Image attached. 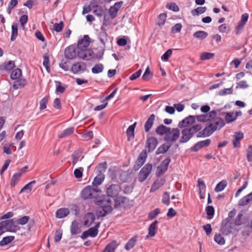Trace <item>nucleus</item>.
<instances>
[{"label":"nucleus","mask_w":252,"mask_h":252,"mask_svg":"<svg viewBox=\"0 0 252 252\" xmlns=\"http://www.w3.org/2000/svg\"><path fill=\"white\" fill-rule=\"evenodd\" d=\"M234 112H227L225 117V119L227 123H230L234 121L236 119L235 118Z\"/></svg>","instance_id":"obj_53"},{"label":"nucleus","mask_w":252,"mask_h":252,"mask_svg":"<svg viewBox=\"0 0 252 252\" xmlns=\"http://www.w3.org/2000/svg\"><path fill=\"white\" fill-rule=\"evenodd\" d=\"M187 128L189 129V130L191 135L193 136L194 134L196 133L197 132L199 133L200 131V130L201 129L202 127L200 125L197 124L193 125L189 127H187Z\"/></svg>","instance_id":"obj_46"},{"label":"nucleus","mask_w":252,"mask_h":252,"mask_svg":"<svg viewBox=\"0 0 252 252\" xmlns=\"http://www.w3.org/2000/svg\"><path fill=\"white\" fill-rule=\"evenodd\" d=\"M3 223L2 225L4 228H6L10 232H15L16 230V226L15 224V221L13 219H10L1 221Z\"/></svg>","instance_id":"obj_16"},{"label":"nucleus","mask_w":252,"mask_h":252,"mask_svg":"<svg viewBox=\"0 0 252 252\" xmlns=\"http://www.w3.org/2000/svg\"><path fill=\"white\" fill-rule=\"evenodd\" d=\"M162 203L166 205H168L170 203V196L169 192H165L162 198Z\"/></svg>","instance_id":"obj_61"},{"label":"nucleus","mask_w":252,"mask_h":252,"mask_svg":"<svg viewBox=\"0 0 252 252\" xmlns=\"http://www.w3.org/2000/svg\"><path fill=\"white\" fill-rule=\"evenodd\" d=\"M243 216V215L242 214H238L234 221V224L235 225L240 226L244 223V221L242 220Z\"/></svg>","instance_id":"obj_62"},{"label":"nucleus","mask_w":252,"mask_h":252,"mask_svg":"<svg viewBox=\"0 0 252 252\" xmlns=\"http://www.w3.org/2000/svg\"><path fill=\"white\" fill-rule=\"evenodd\" d=\"M214 240L217 243L220 245L225 243V240L220 234H216L214 236Z\"/></svg>","instance_id":"obj_60"},{"label":"nucleus","mask_w":252,"mask_h":252,"mask_svg":"<svg viewBox=\"0 0 252 252\" xmlns=\"http://www.w3.org/2000/svg\"><path fill=\"white\" fill-rule=\"evenodd\" d=\"M158 144V139L155 137H147L145 144V148L149 153L152 152L156 148Z\"/></svg>","instance_id":"obj_11"},{"label":"nucleus","mask_w":252,"mask_h":252,"mask_svg":"<svg viewBox=\"0 0 252 252\" xmlns=\"http://www.w3.org/2000/svg\"><path fill=\"white\" fill-rule=\"evenodd\" d=\"M215 56V54L212 53L203 52L200 55V59L202 61L210 60Z\"/></svg>","instance_id":"obj_54"},{"label":"nucleus","mask_w":252,"mask_h":252,"mask_svg":"<svg viewBox=\"0 0 252 252\" xmlns=\"http://www.w3.org/2000/svg\"><path fill=\"white\" fill-rule=\"evenodd\" d=\"M87 68V64L84 62H77L72 64L71 71L74 74L84 72Z\"/></svg>","instance_id":"obj_10"},{"label":"nucleus","mask_w":252,"mask_h":252,"mask_svg":"<svg viewBox=\"0 0 252 252\" xmlns=\"http://www.w3.org/2000/svg\"><path fill=\"white\" fill-rule=\"evenodd\" d=\"M75 130L74 127H70L63 130L59 135V138H63L72 134Z\"/></svg>","instance_id":"obj_32"},{"label":"nucleus","mask_w":252,"mask_h":252,"mask_svg":"<svg viewBox=\"0 0 252 252\" xmlns=\"http://www.w3.org/2000/svg\"><path fill=\"white\" fill-rule=\"evenodd\" d=\"M197 186L199 189L200 197L202 198L201 192L202 190H204L206 188L205 184L203 180L201 178H199L197 180Z\"/></svg>","instance_id":"obj_55"},{"label":"nucleus","mask_w":252,"mask_h":252,"mask_svg":"<svg viewBox=\"0 0 252 252\" xmlns=\"http://www.w3.org/2000/svg\"><path fill=\"white\" fill-rule=\"evenodd\" d=\"M93 8H95L94 10L93 13L98 17H101L104 14V10L101 6L98 5L97 4L94 5Z\"/></svg>","instance_id":"obj_43"},{"label":"nucleus","mask_w":252,"mask_h":252,"mask_svg":"<svg viewBox=\"0 0 252 252\" xmlns=\"http://www.w3.org/2000/svg\"><path fill=\"white\" fill-rule=\"evenodd\" d=\"M15 66L14 61H10L8 62L4 63L0 65V68L5 70H11Z\"/></svg>","instance_id":"obj_33"},{"label":"nucleus","mask_w":252,"mask_h":252,"mask_svg":"<svg viewBox=\"0 0 252 252\" xmlns=\"http://www.w3.org/2000/svg\"><path fill=\"white\" fill-rule=\"evenodd\" d=\"M81 229L79 227L78 223L76 220L72 222L70 226V233L72 235H76L81 233Z\"/></svg>","instance_id":"obj_29"},{"label":"nucleus","mask_w":252,"mask_h":252,"mask_svg":"<svg viewBox=\"0 0 252 252\" xmlns=\"http://www.w3.org/2000/svg\"><path fill=\"white\" fill-rule=\"evenodd\" d=\"M153 77V73L151 72L150 68L148 66L142 76V79L144 81H149Z\"/></svg>","instance_id":"obj_48"},{"label":"nucleus","mask_w":252,"mask_h":252,"mask_svg":"<svg viewBox=\"0 0 252 252\" xmlns=\"http://www.w3.org/2000/svg\"><path fill=\"white\" fill-rule=\"evenodd\" d=\"M30 220V217L28 216H23L16 220L17 224L25 225L27 224Z\"/></svg>","instance_id":"obj_51"},{"label":"nucleus","mask_w":252,"mask_h":252,"mask_svg":"<svg viewBox=\"0 0 252 252\" xmlns=\"http://www.w3.org/2000/svg\"><path fill=\"white\" fill-rule=\"evenodd\" d=\"M232 229L231 222L228 220L224 224H222L220 231L223 235H227L231 233Z\"/></svg>","instance_id":"obj_21"},{"label":"nucleus","mask_w":252,"mask_h":252,"mask_svg":"<svg viewBox=\"0 0 252 252\" xmlns=\"http://www.w3.org/2000/svg\"><path fill=\"white\" fill-rule=\"evenodd\" d=\"M64 56L68 60H73L77 56V48L74 45H71L65 48Z\"/></svg>","instance_id":"obj_9"},{"label":"nucleus","mask_w":252,"mask_h":252,"mask_svg":"<svg viewBox=\"0 0 252 252\" xmlns=\"http://www.w3.org/2000/svg\"><path fill=\"white\" fill-rule=\"evenodd\" d=\"M98 39L103 44L104 46L105 43L108 41V34L105 31H101L98 34Z\"/></svg>","instance_id":"obj_37"},{"label":"nucleus","mask_w":252,"mask_h":252,"mask_svg":"<svg viewBox=\"0 0 252 252\" xmlns=\"http://www.w3.org/2000/svg\"><path fill=\"white\" fill-rule=\"evenodd\" d=\"M21 75L22 70L20 68H17L12 71L10 74V78L12 80H16L19 79Z\"/></svg>","instance_id":"obj_40"},{"label":"nucleus","mask_w":252,"mask_h":252,"mask_svg":"<svg viewBox=\"0 0 252 252\" xmlns=\"http://www.w3.org/2000/svg\"><path fill=\"white\" fill-rule=\"evenodd\" d=\"M170 129V127H167L163 125H160L156 128V132L159 135L162 136L164 135L165 136Z\"/></svg>","instance_id":"obj_24"},{"label":"nucleus","mask_w":252,"mask_h":252,"mask_svg":"<svg viewBox=\"0 0 252 252\" xmlns=\"http://www.w3.org/2000/svg\"><path fill=\"white\" fill-rule=\"evenodd\" d=\"M246 153L247 160L249 162L252 161V145H249Z\"/></svg>","instance_id":"obj_64"},{"label":"nucleus","mask_w":252,"mask_h":252,"mask_svg":"<svg viewBox=\"0 0 252 252\" xmlns=\"http://www.w3.org/2000/svg\"><path fill=\"white\" fill-rule=\"evenodd\" d=\"M49 98L47 96L44 97L39 102V109L40 110H43L46 108L47 103L48 101Z\"/></svg>","instance_id":"obj_58"},{"label":"nucleus","mask_w":252,"mask_h":252,"mask_svg":"<svg viewBox=\"0 0 252 252\" xmlns=\"http://www.w3.org/2000/svg\"><path fill=\"white\" fill-rule=\"evenodd\" d=\"M196 119L199 122L204 123L208 122L205 127L197 133V138L206 137L210 136L217 130L220 129L224 125V121L221 118H215L210 120L208 114L196 115Z\"/></svg>","instance_id":"obj_1"},{"label":"nucleus","mask_w":252,"mask_h":252,"mask_svg":"<svg viewBox=\"0 0 252 252\" xmlns=\"http://www.w3.org/2000/svg\"><path fill=\"white\" fill-rule=\"evenodd\" d=\"M234 140H233V145L234 148H239L240 147V141L244 138V133L241 131L235 132L234 134Z\"/></svg>","instance_id":"obj_17"},{"label":"nucleus","mask_w":252,"mask_h":252,"mask_svg":"<svg viewBox=\"0 0 252 252\" xmlns=\"http://www.w3.org/2000/svg\"><path fill=\"white\" fill-rule=\"evenodd\" d=\"M138 238V236L137 235H136L133 237H132L131 239H130L128 240V241L126 243V244L125 245V249L127 251H129L130 249H132L135 245Z\"/></svg>","instance_id":"obj_25"},{"label":"nucleus","mask_w":252,"mask_h":252,"mask_svg":"<svg viewBox=\"0 0 252 252\" xmlns=\"http://www.w3.org/2000/svg\"><path fill=\"white\" fill-rule=\"evenodd\" d=\"M18 1L19 0H11L10 1L7 9V12L8 14H10L12 10L17 5Z\"/></svg>","instance_id":"obj_50"},{"label":"nucleus","mask_w":252,"mask_h":252,"mask_svg":"<svg viewBox=\"0 0 252 252\" xmlns=\"http://www.w3.org/2000/svg\"><path fill=\"white\" fill-rule=\"evenodd\" d=\"M107 197H115L117 196L121 190V186L119 184H107L105 186Z\"/></svg>","instance_id":"obj_5"},{"label":"nucleus","mask_w":252,"mask_h":252,"mask_svg":"<svg viewBox=\"0 0 252 252\" xmlns=\"http://www.w3.org/2000/svg\"><path fill=\"white\" fill-rule=\"evenodd\" d=\"M152 169V164H146L140 171L138 175V180L140 182H143L149 175Z\"/></svg>","instance_id":"obj_8"},{"label":"nucleus","mask_w":252,"mask_h":252,"mask_svg":"<svg viewBox=\"0 0 252 252\" xmlns=\"http://www.w3.org/2000/svg\"><path fill=\"white\" fill-rule=\"evenodd\" d=\"M136 123L130 125L126 130V133L127 136V140L131 141L134 138V129L136 126Z\"/></svg>","instance_id":"obj_23"},{"label":"nucleus","mask_w":252,"mask_h":252,"mask_svg":"<svg viewBox=\"0 0 252 252\" xmlns=\"http://www.w3.org/2000/svg\"><path fill=\"white\" fill-rule=\"evenodd\" d=\"M128 201V199L126 197L122 196H118L114 200L115 207L117 208L123 207Z\"/></svg>","instance_id":"obj_20"},{"label":"nucleus","mask_w":252,"mask_h":252,"mask_svg":"<svg viewBox=\"0 0 252 252\" xmlns=\"http://www.w3.org/2000/svg\"><path fill=\"white\" fill-rule=\"evenodd\" d=\"M43 64L45 67L47 71L48 72H50V60H49V55L47 53H44L43 56Z\"/></svg>","instance_id":"obj_36"},{"label":"nucleus","mask_w":252,"mask_h":252,"mask_svg":"<svg viewBox=\"0 0 252 252\" xmlns=\"http://www.w3.org/2000/svg\"><path fill=\"white\" fill-rule=\"evenodd\" d=\"M171 161V159L169 158H166L164 159L158 167L157 175L160 176L161 175L165 173L167 169L168 165Z\"/></svg>","instance_id":"obj_12"},{"label":"nucleus","mask_w":252,"mask_h":252,"mask_svg":"<svg viewBox=\"0 0 252 252\" xmlns=\"http://www.w3.org/2000/svg\"><path fill=\"white\" fill-rule=\"evenodd\" d=\"M21 176V173H16L14 174L11 179L10 186L12 187H15V186L17 184L18 181L20 180Z\"/></svg>","instance_id":"obj_49"},{"label":"nucleus","mask_w":252,"mask_h":252,"mask_svg":"<svg viewBox=\"0 0 252 252\" xmlns=\"http://www.w3.org/2000/svg\"><path fill=\"white\" fill-rule=\"evenodd\" d=\"M12 32L11 35V40L14 41L18 35V25L17 23H13L12 25Z\"/></svg>","instance_id":"obj_44"},{"label":"nucleus","mask_w":252,"mask_h":252,"mask_svg":"<svg viewBox=\"0 0 252 252\" xmlns=\"http://www.w3.org/2000/svg\"><path fill=\"white\" fill-rule=\"evenodd\" d=\"M27 83V81L25 79L19 78L16 79L13 85V88L14 89H18L23 88Z\"/></svg>","instance_id":"obj_28"},{"label":"nucleus","mask_w":252,"mask_h":252,"mask_svg":"<svg viewBox=\"0 0 252 252\" xmlns=\"http://www.w3.org/2000/svg\"><path fill=\"white\" fill-rule=\"evenodd\" d=\"M100 222H98L95 224L94 227H91L88 230L90 237H95L97 235L98 232V229L100 226Z\"/></svg>","instance_id":"obj_34"},{"label":"nucleus","mask_w":252,"mask_h":252,"mask_svg":"<svg viewBox=\"0 0 252 252\" xmlns=\"http://www.w3.org/2000/svg\"><path fill=\"white\" fill-rule=\"evenodd\" d=\"M107 167V163L106 161L100 163L95 168L96 173L104 175V173L105 172Z\"/></svg>","instance_id":"obj_30"},{"label":"nucleus","mask_w":252,"mask_h":252,"mask_svg":"<svg viewBox=\"0 0 252 252\" xmlns=\"http://www.w3.org/2000/svg\"><path fill=\"white\" fill-rule=\"evenodd\" d=\"M211 142V141L210 139L199 141L195 144L192 147H191V150L192 152H196L201 148L208 147L210 145Z\"/></svg>","instance_id":"obj_13"},{"label":"nucleus","mask_w":252,"mask_h":252,"mask_svg":"<svg viewBox=\"0 0 252 252\" xmlns=\"http://www.w3.org/2000/svg\"><path fill=\"white\" fill-rule=\"evenodd\" d=\"M252 200V192L243 197L238 202L239 206H244L248 204Z\"/></svg>","instance_id":"obj_26"},{"label":"nucleus","mask_w":252,"mask_h":252,"mask_svg":"<svg viewBox=\"0 0 252 252\" xmlns=\"http://www.w3.org/2000/svg\"><path fill=\"white\" fill-rule=\"evenodd\" d=\"M166 7L174 12H178L179 10L178 6L175 2H169L166 5Z\"/></svg>","instance_id":"obj_57"},{"label":"nucleus","mask_w":252,"mask_h":252,"mask_svg":"<svg viewBox=\"0 0 252 252\" xmlns=\"http://www.w3.org/2000/svg\"><path fill=\"white\" fill-rule=\"evenodd\" d=\"M118 8L113 6H111L109 10V13L111 19L115 18L118 14Z\"/></svg>","instance_id":"obj_59"},{"label":"nucleus","mask_w":252,"mask_h":252,"mask_svg":"<svg viewBox=\"0 0 252 252\" xmlns=\"http://www.w3.org/2000/svg\"><path fill=\"white\" fill-rule=\"evenodd\" d=\"M158 223V221L156 220L150 225L148 228V234L146 236L147 239L149 237H152L156 235V229Z\"/></svg>","instance_id":"obj_27"},{"label":"nucleus","mask_w":252,"mask_h":252,"mask_svg":"<svg viewBox=\"0 0 252 252\" xmlns=\"http://www.w3.org/2000/svg\"><path fill=\"white\" fill-rule=\"evenodd\" d=\"M182 136L179 140L180 143H184L189 141L193 136L187 128H184L181 131Z\"/></svg>","instance_id":"obj_15"},{"label":"nucleus","mask_w":252,"mask_h":252,"mask_svg":"<svg viewBox=\"0 0 252 252\" xmlns=\"http://www.w3.org/2000/svg\"><path fill=\"white\" fill-rule=\"evenodd\" d=\"M101 193L97 187L94 188L91 186L85 187L81 192V196L84 199L97 198Z\"/></svg>","instance_id":"obj_3"},{"label":"nucleus","mask_w":252,"mask_h":252,"mask_svg":"<svg viewBox=\"0 0 252 252\" xmlns=\"http://www.w3.org/2000/svg\"><path fill=\"white\" fill-rule=\"evenodd\" d=\"M69 214V209L63 208L58 209L56 213V215L57 218L62 219L67 216Z\"/></svg>","instance_id":"obj_31"},{"label":"nucleus","mask_w":252,"mask_h":252,"mask_svg":"<svg viewBox=\"0 0 252 252\" xmlns=\"http://www.w3.org/2000/svg\"><path fill=\"white\" fill-rule=\"evenodd\" d=\"M95 216L93 213H87L84 217V225L86 226H90L95 220Z\"/></svg>","instance_id":"obj_18"},{"label":"nucleus","mask_w":252,"mask_h":252,"mask_svg":"<svg viewBox=\"0 0 252 252\" xmlns=\"http://www.w3.org/2000/svg\"><path fill=\"white\" fill-rule=\"evenodd\" d=\"M94 53L91 49H77V57L79 58L90 61L94 58Z\"/></svg>","instance_id":"obj_6"},{"label":"nucleus","mask_w":252,"mask_h":252,"mask_svg":"<svg viewBox=\"0 0 252 252\" xmlns=\"http://www.w3.org/2000/svg\"><path fill=\"white\" fill-rule=\"evenodd\" d=\"M104 66L101 63H96L92 68V72L94 74H98L103 71Z\"/></svg>","instance_id":"obj_41"},{"label":"nucleus","mask_w":252,"mask_h":252,"mask_svg":"<svg viewBox=\"0 0 252 252\" xmlns=\"http://www.w3.org/2000/svg\"><path fill=\"white\" fill-rule=\"evenodd\" d=\"M91 39L88 35H85L83 38L79 39L77 43V49H87L91 43Z\"/></svg>","instance_id":"obj_14"},{"label":"nucleus","mask_w":252,"mask_h":252,"mask_svg":"<svg viewBox=\"0 0 252 252\" xmlns=\"http://www.w3.org/2000/svg\"><path fill=\"white\" fill-rule=\"evenodd\" d=\"M180 135V130L178 128H171L164 136V140L167 144H171L175 142L179 138Z\"/></svg>","instance_id":"obj_4"},{"label":"nucleus","mask_w":252,"mask_h":252,"mask_svg":"<svg viewBox=\"0 0 252 252\" xmlns=\"http://www.w3.org/2000/svg\"><path fill=\"white\" fill-rule=\"evenodd\" d=\"M194 37L201 40L204 39L208 36V33L205 31H198L193 34Z\"/></svg>","instance_id":"obj_39"},{"label":"nucleus","mask_w":252,"mask_h":252,"mask_svg":"<svg viewBox=\"0 0 252 252\" xmlns=\"http://www.w3.org/2000/svg\"><path fill=\"white\" fill-rule=\"evenodd\" d=\"M206 213L208 216L207 219L208 220L211 219L214 215L215 210L212 206H208L206 208Z\"/></svg>","instance_id":"obj_52"},{"label":"nucleus","mask_w":252,"mask_h":252,"mask_svg":"<svg viewBox=\"0 0 252 252\" xmlns=\"http://www.w3.org/2000/svg\"><path fill=\"white\" fill-rule=\"evenodd\" d=\"M161 212L159 208H156L154 210L151 211L148 216V218L150 220H152L157 218L158 215Z\"/></svg>","instance_id":"obj_47"},{"label":"nucleus","mask_w":252,"mask_h":252,"mask_svg":"<svg viewBox=\"0 0 252 252\" xmlns=\"http://www.w3.org/2000/svg\"><path fill=\"white\" fill-rule=\"evenodd\" d=\"M182 28V25L181 23H177L172 27L171 32L172 33H176L181 32Z\"/></svg>","instance_id":"obj_63"},{"label":"nucleus","mask_w":252,"mask_h":252,"mask_svg":"<svg viewBox=\"0 0 252 252\" xmlns=\"http://www.w3.org/2000/svg\"><path fill=\"white\" fill-rule=\"evenodd\" d=\"M95 203L100 207L97 211L99 216L104 217L113 210V208L111 206V200L107 196H103L96 199Z\"/></svg>","instance_id":"obj_2"},{"label":"nucleus","mask_w":252,"mask_h":252,"mask_svg":"<svg viewBox=\"0 0 252 252\" xmlns=\"http://www.w3.org/2000/svg\"><path fill=\"white\" fill-rule=\"evenodd\" d=\"M156 116L155 114H151L144 125V129L145 132H147L152 127L154 121L155 120Z\"/></svg>","instance_id":"obj_22"},{"label":"nucleus","mask_w":252,"mask_h":252,"mask_svg":"<svg viewBox=\"0 0 252 252\" xmlns=\"http://www.w3.org/2000/svg\"><path fill=\"white\" fill-rule=\"evenodd\" d=\"M227 186V182L226 180H223L219 182L215 188L216 192H220L224 189Z\"/></svg>","instance_id":"obj_45"},{"label":"nucleus","mask_w":252,"mask_h":252,"mask_svg":"<svg viewBox=\"0 0 252 252\" xmlns=\"http://www.w3.org/2000/svg\"><path fill=\"white\" fill-rule=\"evenodd\" d=\"M14 238L15 237L13 236H8L3 237L2 239L0 241V246L2 247L8 245L12 242Z\"/></svg>","instance_id":"obj_38"},{"label":"nucleus","mask_w":252,"mask_h":252,"mask_svg":"<svg viewBox=\"0 0 252 252\" xmlns=\"http://www.w3.org/2000/svg\"><path fill=\"white\" fill-rule=\"evenodd\" d=\"M171 144L167 145L166 144H162L160 146L156 151V154L159 155L160 154L165 153L170 148Z\"/></svg>","instance_id":"obj_35"},{"label":"nucleus","mask_w":252,"mask_h":252,"mask_svg":"<svg viewBox=\"0 0 252 252\" xmlns=\"http://www.w3.org/2000/svg\"><path fill=\"white\" fill-rule=\"evenodd\" d=\"M96 176L94 178L93 184L94 186H98L101 184L105 178L104 175L96 174Z\"/></svg>","instance_id":"obj_42"},{"label":"nucleus","mask_w":252,"mask_h":252,"mask_svg":"<svg viewBox=\"0 0 252 252\" xmlns=\"http://www.w3.org/2000/svg\"><path fill=\"white\" fill-rule=\"evenodd\" d=\"M147 158V151L146 149L143 150L139 154L135 164L133 166V169L138 170L145 162Z\"/></svg>","instance_id":"obj_7"},{"label":"nucleus","mask_w":252,"mask_h":252,"mask_svg":"<svg viewBox=\"0 0 252 252\" xmlns=\"http://www.w3.org/2000/svg\"><path fill=\"white\" fill-rule=\"evenodd\" d=\"M218 30L220 32L228 33L230 31V28L226 24H223L219 27Z\"/></svg>","instance_id":"obj_56"},{"label":"nucleus","mask_w":252,"mask_h":252,"mask_svg":"<svg viewBox=\"0 0 252 252\" xmlns=\"http://www.w3.org/2000/svg\"><path fill=\"white\" fill-rule=\"evenodd\" d=\"M165 180L163 178L157 179L152 184L150 191L155 192L160 187L163 186L165 184Z\"/></svg>","instance_id":"obj_19"}]
</instances>
